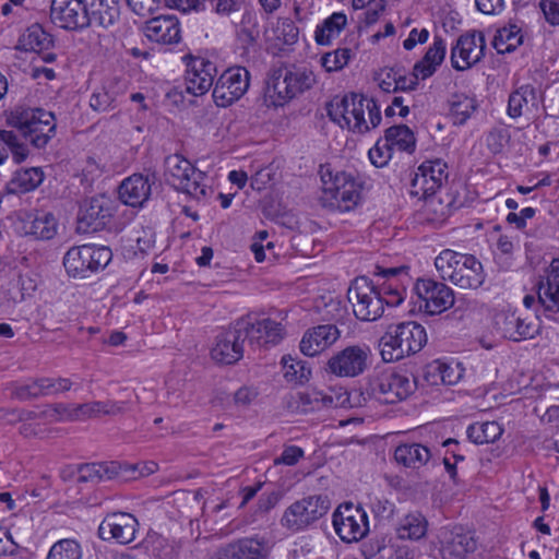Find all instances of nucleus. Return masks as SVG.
I'll return each mask as SVG.
<instances>
[{
	"instance_id": "1",
	"label": "nucleus",
	"mask_w": 559,
	"mask_h": 559,
	"mask_svg": "<svg viewBox=\"0 0 559 559\" xmlns=\"http://www.w3.org/2000/svg\"><path fill=\"white\" fill-rule=\"evenodd\" d=\"M326 110L332 121L353 132H368L381 122L380 107L376 100L355 93L334 97Z\"/></svg>"
},
{
	"instance_id": "2",
	"label": "nucleus",
	"mask_w": 559,
	"mask_h": 559,
	"mask_svg": "<svg viewBox=\"0 0 559 559\" xmlns=\"http://www.w3.org/2000/svg\"><path fill=\"white\" fill-rule=\"evenodd\" d=\"M435 266L443 280L461 289L476 290L486 281L483 263L473 254L445 249L435 259Z\"/></svg>"
},
{
	"instance_id": "3",
	"label": "nucleus",
	"mask_w": 559,
	"mask_h": 559,
	"mask_svg": "<svg viewBox=\"0 0 559 559\" xmlns=\"http://www.w3.org/2000/svg\"><path fill=\"white\" fill-rule=\"evenodd\" d=\"M426 343L425 328L407 321L389 325L379 341V347L382 359L392 362L418 353Z\"/></svg>"
},
{
	"instance_id": "4",
	"label": "nucleus",
	"mask_w": 559,
	"mask_h": 559,
	"mask_svg": "<svg viewBox=\"0 0 559 559\" xmlns=\"http://www.w3.org/2000/svg\"><path fill=\"white\" fill-rule=\"evenodd\" d=\"M7 121L36 148L45 147L56 134L55 115L43 108L15 106Z\"/></svg>"
},
{
	"instance_id": "5",
	"label": "nucleus",
	"mask_w": 559,
	"mask_h": 559,
	"mask_svg": "<svg viewBox=\"0 0 559 559\" xmlns=\"http://www.w3.org/2000/svg\"><path fill=\"white\" fill-rule=\"evenodd\" d=\"M322 194L321 205L330 211L347 212L354 209L359 200L362 186L356 177L346 171L333 174L330 169L321 170Z\"/></svg>"
},
{
	"instance_id": "6",
	"label": "nucleus",
	"mask_w": 559,
	"mask_h": 559,
	"mask_svg": "<svg viewBox=\"0 0 559 559\" xmlns=\"http://www.w3.org/2000/svg\"><path fill=\"white\" fill-rule=\"evenodd\" d=\"M314 82L316 76L310 69L285 66L272 70L267 79L266 91L271 97L277 96L275 104L282 105L311 88Z\"/></svg>"
},
{
	"instance_id": "7",
	"label": "nucleus",
	"mask_w": 559,
	"mask_h": 559,
	"mask_svg": "<svg viewBox=\"0 0 559 559\" xmlns=\"http://www.w3.org/2000/svg\"><path fill=\"white\" fill-rule=\"evenodd\" d=\"M165 176L177 190L200 200L207 195L205 175L197 169L188 159L179 154L169 155L165 159Z\"/></svg>"
},
{
	"instance_id": "8",
	"label": "nucleus",
	"mask_w": 559,
	"mask_h": 559,
	"mask_svg": "<svg viewBox=\"0 0 559 559\" xmlns=\"http://www.w3.org/2000/svg\"><path fill=\"white\" fill-rule=\"evenodd\" d=\"M347 299L360 321H376L384 312L383 294L367 276H358L350 283Z\"/></svg>"
},
{
	"instance_id": "9",
	"label": "nucleus",
	"mask_w": 559,
	"mask_h": 559,
	"mask_svg": "<svg viewBox=\"0 0 559 559\" xmlns=\"http://www.w3.org/2000/svg\"><path fill=\"white\" fill-rule=\"evenodd\" d=\"M112 252L107 247L83 245L71 248L63 258L67 273L73 278H87L103 270L111 260Z\"/></svg>"
},
{
	"instance_id": "10",
	"label": "nucleus",
	"mask_w": 559,
	"mask_h": 559,
	"mask_svg": "<svg viewBox=\"0 0 559 559\" xmlns=\"http://www.w3.org/2000/svg\"><path fill=\"white\" fill-rule=\"evenodd\" d=\"M330 507V499L325 495L305 497L285 510L281 524L293 532L301 531L324 516Z\"/></svg>"
},
{
	"instance_id": "11",
	"label": "nucleus",
	"mask_w": 559,
	"mask_h": 559,
	"mask_svg": "<svg viewBox=\"0 0 559 559\" xmlns=\"http://www.w3.org/2000/svg\"><path fill=\"white\" fill-rule=\"evenodd\" d=\"M493 328L502 337L522 342L532 340L540 332L538 319L518 310H501L493 317Z\"/></svg>"
},
{
	"instance_id": "12",
	"label": "nucleus",
	"mask_w": 559,
	"mask_h": 559,
	"mask_svg": "<svg viewBox=\"0 0 559 559\" xmlns=\"http://www.w3.org/2000/svg\"><path fill=\"white\" fill-rule=\"evenodd\" d=\"M447 169V164L441 159L424 162L411 181L409 194L426 200L427 207H432L433 194L448 179Z\"/></svg>"
},
{
	"instance_id": "13",
	"label": "nucleus",
	"mask_w": 559,
	"mask_h": 559,
	"mask_svg": "<svg viewBox=\"0 0 559 559\" xmlns=\"http://www.w3.org/2000/svg\"><path fill=\"white\" fill-rule=\"evenodd\" d=\"M415 390V382L406 374L382 371L374 374L368 384V392L385 404H394L406 399Z\"/></svg>"
},
{
	"instance_id": "14",
	"label": "nucleus",
	"mask_w": 559,
	"mask_h": 559,
	"mask_svg": "<svg viewBox=\"0 0 559 559\" xmlns=\"http://www.w3.org/2000/svg\"><path fill=\"white\" fill-rule=\"evenodd\" d=\"M333 527L344 543L358 542L369 531L368 515L361 507L345 502L333 513Z\"/></svg>"
},
{
	"instance_id": "15",
	"label": "nucleus",
	"mask_w": 559,
	"mask_h": 559,
	"mask_svg": "<svg viewBox=\"0 0 559 559\" xmlns=\"http://www.w3.org/2000/svg\"><path fill=\"white\" fill-rule=\"evenodd\" d=\"M116 206V201L105 194L83 200L78 214L79 228L84 233L104 229L110 223Z\"/></svg>"
},
{
	"instance_id": "16",
	"label": "nucleus",
	"mask_w": 559,
	"mask_h": 559,
	"mask_svg": "<svg viewBox=\"0 0 559 559\" xmlns=\"http://www.w3.org/2000/svg\"><path fill=\"white\" fill-rule=\"evenodd\" d=\"M414 290L420 300L419 309L427 314H440L454 305L452 288L442 282L418 278Z\"/></svg>"
},
{
	"instance_id": "17",
	"label": "nucleus",
	"mask_w": 559,
	"mask_h": 559,
	"mask_svg": "<svg viewBox=\"0 0 559 559\" xmlns=\"http://www.w3.org/2000/svg\"><path fill=\"white\" fill-rule=\"evenodd\" d=\"M237 326L243 341L248 340L250 345L255 347L276 345L284 337L282 324L269 318L255 319L247 316L237 320Z\"/></svg>"
},
{
	"instance_id": "18",
	"label": "nucleus",
	"mask_w": 559,
	"mask_h": 559,
	"mask_svg": "<svg viewBox=\"0 0 559 559\" xmlns=\"http://www.w3.org/2000/svg\"><path fill=\"white\" fill-rule=\"evenodd\" d=\"M250 73L246 68L234 67L224 71L213 88V99L219 107L238 100L248 90Z\"/></svg>"
},
{
	"instance_id": "19",
	"label": "nucleus",
	"mask_w": 559,
	"mask_h": 559,
	"mask_svg": "<svg viewBox=\"0 0 559 559\" xmlns=\"http://www.w3.org/2000/svg\"><path fill=\"white\" fill-rule=\"evenodd\" d=\"M486 39L481 31L462 34L451 48V63L457 71H464L478 63L485 56Z\"/></svg>"
},
{
	"instance_id": "20",
	"label": "nucleus",
	"mask_w": 559,
	"mask_h": 559,
	"mask_svg": "<svg viewBox=\"0 0 559 559\" xmlns=\"http://www.w3.org/2000/svg\"><path fill=\"white\" fill-rule=\"evenodd\" d=\"M50 19L67 31H82L91 25L90 11L83 0H52Z\"/></svg>"
},
{
	"instance_id": "21",
	"label": "nucleus",
	"mask_w": 559,
	"mask_h": 559,
	"mask_svg": "<svg viewBox=\"0 0 559 559\" xmlns=\"http://www.w3.org/2000/svg\"><path fill=\"white\" fill-rule=\"evenodd\" d=\"M370 355L367 345L347 346L329 359L328 370L337 377H357L367 369Z\"/></svg>"
},
{
	"instance_id": "22",
	"label": "nucleus",
	"mask_w": 559,
	"mask_h": 559,
	"mask_svg": "<svg viewBox=\"0 0 559 559\" xmlns=\"http://www.w3.org/2000/svg\"><path fill=\"white\" fill-rule=\"evenodd\" d=\"M139 522L127 512L108 514L98 527V535L104 540L115 539L121 545L130 544L135 538Z\"/></svg>"
},
{
	"instance_id": "23",
	"label": "nucleus",
	"mask_w": 559,
	"mask_h": 559,
	"mask_svg": "<svg viewBox=\"0 0 559 559\" xmlns=\"http://www.w3.org/2000/svg\"><path fill=\"white\" fill-rule=\"evenodd\" d=\"M136 466H122L118 462H103V463H88L76 466L78 481L79 483H100L111 479H120L128 481L130 476L129 472L134 473Z\"/></svg>"
},
{
	"instance_id": "24",
	"label": "nucleus",
	"mask_w": 559,
	"mask_h": 559,
	"mask_svg": "<svg viewBox=\"0 0 559 559\" xmlns=\"http://www.w3.org/2000/svg\"><path fill=\"white\" fill-rule=\"evenodd\" d=\"M442 559H466L477 548L473 534L461 527L444 528L440 533Z\"/></svg>"
},
{
	"instance_id": "25",
	"label": "nucleus",
	"mask_w": 559,
	"mask_h": 559,
	"mask_svg": "<svg viewBox=\"0 0 559 559\" xmlns=\"http://www.w3.org/2000/svg\"><path fill=\"white\" fill-rule=\"evenodd\" d=\"M538 302L546 317L559 314V258L554 259L537 284Z\"/></svg>"
},
{
	"instance_id": "26",
	"label": "nucleus",
	"mask_w": 559,
	"mask_h": 559,
	"mask_svg": "<svg viewBox=\"0 0 559 559\" xmlns=\"http://www.w3.org/2000/svg\"><path fill=\"white\" fill-rule=\"evenodd\" d=\"M216 72L213 62L202 58L192 59L185 75L186 92L193 96L204 95L213 86Z\"/></svg>"
},
{
	"instance_id": "27",
	"label": "nucleus",
	"mask_w": 559,
	"mask_h": 559,
	"mask_svg": "<svg viewBox=\"0 0 559 559\" xmlns=\"http://www.w3.org/2000/svg\"><path fill=\"white\" fill-rule=\"evenodd\" d=\"M267 543L261 537L241 538L218 549L210 559H266Z\"/></svg>"
},
{
	"instance_id": "28",
	"label": "nucleus",
	"mask_w": 559,
	"mask_h": 559,
	"mask_svg": "<svg viewBox=\"0 0 559 559\" xmlns=\"http://www.w3.org/2000/svg\"><path fill=\"white\" fill-rule=\"evenodd\" d=\"M243 343L236 321L233 328L216 336V344L211 350L212 358L219 364H235L243 356Z\"/></svg>"
},
{
	"instance_id": "29",
	"label": "nucleus",
	"mask_w": 559,
	"mask_h": 559,
	"mask_svg": "<svg viewBox=\"0 0 559 559\" xmlns=\"http://www.w3.org/2000/svg\"><path fill=\"white\" fill-rule=\"evenodd\" d=\"M340 337L341 331L335 324H319L305 332L300 350L306 356L314 357L331 347Z\"/></svg>"
},
{
	"instance_id": "30",
	"label": "nucleus",
	"mask_w": 559,
	"mask_h": 559,
	"mask_svg": "<svg viewBox=\"0 0 559 559\" xmlns=\"http://www.w3.org/2000/svg\"><path fill=\"white\" fill-rule=\"evenodd\" d=\"M145 35L152 41L170 45L180 40L179 21L174 15H159L145 23Z\"/></svg>"
},
{
	"instance_id": "31",
	"label": "nucleus",
	"mask_w": 559,
	"mask_h": 559,
	"mask_svg": "<svg viewBox=\"0 0 559 559\" xmlns=\"http://www.w3.org/2000/svg\"><path fill=\"white\" fill-rule=\"evenodd\" d=\"M130 401H96L84 403L74 406L69 413L68 416L72 420H79L83 418L96 417L98 415H110L116 416L123 414L129 409Z\"/></svg>"
},
{
	"instance_id": "32",
	"label": "nucleus",
	"mask_w": 559,
	"mask_h": 559,
	"mask_svg": "<svg viewBox=\"0 0 559 559\" xmlns=\"http://www.w3.org/2000/svg\"><path fill=\"white\" fill-rule=\"evenodd\" d=\"M151 194L148 177L134 174L124 179L119 187V199L127 205L141 206Z\"/></svg>"
},
{
	"instance_id": "33",
	"label": "nucleus",
	"mask_w": 559,
	"mask_h": 559,
	"mask_svg": "<svg viewBox=\"0 0 559 559\" xmlns=\"http://www.w3.org/2000/svg\"><path fill=\"white\" fill-rule=\"evenodd\" d=\"M22 230L35 239H51L57 233V221L51 213H27L22 219Z\"/></svg>"
},
{
	"instance_id": "34",
	"label": "nucleus",
	"mask_w": 559,
	"mask_h": 559,
	"mask_svg": "<svg viewBox=\"0 0 559 559\" xmlns=\"http://www.w3.org/2000/svg\"><path fill=\"white\" fill-rule=\"evenodd\" d=\"M432 454L427 445L421 443H402L395 448L394 460L406 468L419 469L427 465Z\"/></svg>"
},
{
	"instance_id": "35",
	"label": "nucleus",
	"mask_w": 559,
	"mask_h": 559,
	"mask_svg": "<svg viewBox=\"0 0 559 559\" xmlns=\"http://www.w3.org/2000/svg\"><path fill=\"white\" fill-rule=\"evenodd\" d=\"M445 52L447 45L444 39L436 35L432 45L428 48L423 59L415 63L416 75L421 76V80L430 78L443 62Z\"/></svg>"
},
{
	"instance_id": "36",
	"label": "nucleus",
	"mask_w": 559,
	"mask_h": 559,
	"mask_svg": "<svg viewBox=\"0 0 559 559\" xmlns=\"http://www.w3.org/2000/svg\"><path fill=\"white\" fill-rule=\"evenodd\" d=\"M87 8L91 23L105 28L114 25L120 16L119 0H92Z\"/></svg>"
},
{
	"instance_id": "37",
	"label": "nucleus",
	"mask_w": 559,
	"mask_h": 559,
	"mask_svg": "<svg viewBox=\"0 0 559 559\" xmlns=\"http://www.w3.org/2000/svg\"><path fill=\"white\" fill-rule=\"evenodd\" d=\"M428 528V521L418 511L409 512L404 515L396 527V533L401 539L418 540L425 537Z\"/></svg>"
},
{
	"instance_id": "38",
	"label": "nucleus",
	"mask_w": 559,
	"mask_h": 559,
	"mask_svg": "<svg viewBox=\"0 0 559 559\" xmlns=\"http://www.w3.org/2000/svg\"><path fill=\"white\" fill-rule=\"evenodd\" d=\"M44 180V173L39 167L23 168L15 171L8 185L11 193L20 194L35 190Z\"/></svg>"
},
{
	"instance_id": "39",
	"label": "nucleus",
	"mask_w": 559,
	"mask_h": 559,
	"mask_svg": "<svg viewBox=\"0 0 559 559\" xmlns=\"http://www.w3.org/2000/svg\"><path fill=\"white\" fill-rule=\"evenodd\" d=\"M347 24V16L342 12H334L318 25L314 32L317 44L328 46L337 37Z\"/></svg>"
},
{
	"instance_id": "40",
	"label": "nucleus",
	"mask_w": 559,
	"mask_h": 559,
	"mask_svg": "<svg viewBox=\"0 0 559 559\" xmlns=\"http://www.w3.org/2000/svg\"><path fill=\"white\" fill-rule=\"evenodd\" d=\"M523 38L521 27L516 24H509L497 31L492 46L498 53H509L523 44Z\"/></svg>"
},
{
	"instance_id": "41",
	"label": "nucleus",
	"mask_w": 559,
	"mask_h": 559,
	"mask_svg": "<svg viewBox=\"0 0 559 559\" xmlns=\"http://www.w3.org/2000/svg\"><path fill=\"white\" fill-rule=\"evenodd\" d=\"M52 45V36L38 24L31 25L20 38V46L25 51H44Z\"/></svg>"
},
{
	"instance_id": "42",
	"label": "nucleus",
	"mask_w": 559,
	"mask_h": 559,
	"mask_svg": "<svg viewBox=\"0 0 559 559\" xmlns=\"http://www.w3.org/2000/svg\"><path fill=\"white\" fill-rule=\"evenodd\" d=\"M384 139L392 148L413 153L416 147V139L413 131L405 124L392 126L385 130Z\"/></svg>"
},
{
	"instance_id": "43",
	"label": "nucleus",
	"mask_w": 559,
	"mask_h": 559,
	"mask_svg": "<svg viewBox=\"0 0 559 559\" xmlns=\"http://www.w3.org/2000/svg\"><path fill=\"white\" fill-rule=\"evenodd\" d=\"M300 405L304 412L319 411L321 408L338 406L340 397L322 391L310 389L298 393Z\"/></svg>"
},
{
	"instance_id": "44",
	"label": "nucleus",
	"mask_w": 559,
	"mask_h": 559,
	"mask_svg": "<svg viewBox=\"0 0 559 559\" xmlns=\"http://www.w3.org/2000/svg\"><path fill=\"white\" fill-rule=\"evenodd\" d=\"M502 433L500 425L496 421L473 424L467 428V437L476 444L495 442Z\"/></svg>"
},
{
	"instance_id": "45",
	"label": "nucleus",
	"mask_w": 559,
	"mask_h": 559,
	"mask_svg": "<svg viewBox=\"0 0 559 559\" xmlns=\"http://www.w3.org/2000/svg\"><path fill=\"white\" fill-rule=\"evenodd\" d=\"M477 108L476 100L465 95H456L451 103L450 116L456 126L464 124Z\"/></svg>"
},
{
	"instance_id": "46",
	"label": "nucleus",
	"mask_w": 559,
	"mask_h": 559,
	"mask_svg": "<svg viewBox=\"0 0 559 559\" xmlns=\"http://www.w3.org/2000/svg\"><path fill=\"white\" fill-rule=\"evenodd\" d=\"M528 97L535 99V90L531 85H522L512 92L508 99V116L513 119L521 117L523 115V108L528 103Z\"/></svg>"
},
{
	"instance_id": "47",
	"label": "nucleus",
	"mask_w": 559,
	"mask_h": 559,
	"mask_svg": "<svg viewBox=\"0 0 559 559\" xmlns=\"http://www.w3.org/2000/svg\"><path fill=\"white\" fill-rule=\"evenodd\" d=\"M46 559H82L81 545L74 539H60L50 547Z\"/></svg>"
},
{
	"instance_id": "48",
	"label": "nucleus",
	"mask_w": 559,
	"mask_h": 559,
	"mask_svg": "<svg viewBox=\"0 0 559 559\" xmlns=\"http://www.w3.org/2000/svg\"><path fill=\"white\" fill-rule=\"evenodd\" d=\"M282 362L285 369L284 377L287 381L304 383L309 380L311 369L306 361L297 360L290 356H284Z\"/></svg>"
},
{
	"instance_id": "49",
	"label": "nucleus",
	"mask_w": 559,
	"mask_h": 559,
	"mask_svg": "<svg viewBox=\"0 0 559 559\" xmlns=\"http://www.w3.org/2000/svg\"><path fill=\"white\" fill-rule=\"evenodd\" d=\"M350 57L352 50L349 48H337L324 53L321 58V64L328 72L338 71L347 66Z\"/></svg>"
},
{
	"instance_id": "50",
	"label": "nucleus",
	"mask_w": 559,
	"mask_h": 559,
	"mask_svg": "<svg viewBox=\"0 0 559 559\" xmlns=\"http://www.w3.org/2000/svg\"><path fill=\"white\" fill-rule=\"evenodd\" d=\"M0 136L8 147V153L11 152L15 163H22L28 156V148L24 143H21L17 136L12 131L1 130Z\"/></svg>"
},
{
	"instance_id": "51",
	"label": "nucleus",
	"mask_w": 559,
	"mask_h": 559,
	"mask_svg": "<svg viewBox=\"0 0 559 559\" xmlns=\"http://www.w3.org/2000/svg\"><path fill=\"white\" fill-rule=\"evenodd\" d=\"M379 290L383 294L384 305L389 307H396L404 300L403 281L385 283Z\"/></svg>"
},
{
	"instance_id": "52",
	"label": "nucleus",
	"mask_w": 559,
	"mask_h": 559,
	"mask_svg": "<svg viewBox=\"0 0 559 559\" xmlns=\"http://www.w3.org/2000/svg\"><path fill=\"white\" fill-rule=\"evenodd\" d=\"M393 148L386 140H379L376 145L369 150V158L370 162L376 167H384L392 157Z\"/></svg>"
},
{
	"instance_id": "53",
	"label": "nucleus",
	"mask_w": 559,
	"mask_h": 559,
	"mask_svg": "<svg viewBox=\"0 0 559 559\" xmlns=\"http://www.w3.org/2000/svg\"><path fill=\"white\" fill-rule=\"evenodd\" d=\"M44 396L67 392L72 388V381L67 378H39Z\"/></svg>"
},
{
	"instance_id": "54",
	"label": "nucleus",
	"mask_w": 559,
	"mask_h": 559,
	"mask_svg": "<svg viewBox=\"0 0 559 559\" xmlns=\"http://www.w3.org/2000/svg\"><path fill=\"white\" fill-rule=\"evenodd\" d=\"M12 395L20 401H28L44 396L40 379L16 386L12 392Z\"/></svg>"
},
{
	"instance_id": "55",
	"label": "nucleus",
	"mask_w": 559,
	"mask_h": 559,
	"mask_svg": "<svg viewBox=\"0 0 559 559\" xmlns=\"http://www.w3.org/2000/svg\"><path fill=\"white\" fill-rule=\"evenodd\" d=\"M114 97L107 91L94 92L90 99V106L95 111H107L115 108Z\"/></svg>"
},
{
	"instance_id": "56",
	"label": "nucleus",
	"mask_w": 559,
	"mask_h": 559,
	"mask_svg": "<svg viewBox=\"0 0 559 559\" xmlns=\"http://www.w3.org/2000/svg\"><path fill=\"white\" fill-rule=\"evenodd\" d=\"M304 456V450L297 445L286 447L281 456L274 460V464H283L287 466L295 465Z\"/></svg>"
},
{
	"instance_id": "57",
	"label": "nucleus",
	"mask_w": 559,
	"mask_h": 559,
	"mask_svg": "<svg viewBox=\"0 0 559 559\" xmlns=\"http://www.w3.org/2000/svg\"><path fill=\"white\" fill-rule=\"evenodd\" d=\"M127 3L135 14L145 16L158 9L160 0H127Z\"/></svg>"
},
{
	"instance_id": "58",
	"label": "nucleus",
	"mask_w": 559,
	"mask_h": 559,
	"mask_svg": "<svg viewBox=\"0 0 559 559\" xmlns=\"http://www.w3.org/2000/svg\"><path fill=\"white\" fill-rule=\"evenodd\" d=\"M539 7L548 23L554 26L559 24V0H540Z\"/></svg>"
},
{
	"instance_id": "59",
	"label": "nucleus",
	"mask_w": 559,
	"mask_h": 559,
	"mask_svg": "<svg viewBox=\"0 0 559 559\" xmlns=\"http://www.w3.org/2000/svg\"><path fill=\"white\" fill-rule=\"evenodd\" d=\"M212 7L215 13L218 15H230L234 12L239 11L241 1L240 0H211Z\"/></svg>"
},
{
	"instance_id": "60",
	"label": "nucleus",
	"mask_w": 559,
	"mask_h": 559,
	"mask_svg": "<svg viewBox=\"0 0 559 559\" xmlns=\"http://www.w3.org/2000/svg\"><path fill=\"white\" fill-rule=\"evenodd\" d=\"M536 211L533 207H525L519 214L514 212H510L507 215V222L510 224H514L519 229H522L526 226V219L532 218L535 215Z\"/></svg>"
},
{
	"instance_id": "61",
	"label": "nucleus",
	"mask_w": 559,
	"mask_h": 559,
	"mask_svg": "<svg viewBox=\"0 0 559 559\" xmlns=\"http://www.w3.org/2000/svg\"><path fill=\"white\" fill-rule=\"evenodd\" d=\"M441 384L452 385L455 384L462 377L457 367H453L447 362L441 361Z\"/></svg>"
},
{
	"instance_id": "62",
	"label": "nucleus",
	"mask_w": 559,
	"mask_h": 559,
	"mask_svg": "<svg viewBox=\"0 0 559 559\" xmlns=\"http://www.w3.org/2000/svg\"><path fill=\"white\" fill-rule=\"evenodd\" d=\"M259 34V29L239 27L237 31V39L245 49H248L257 43Z\"/></svg>"
},
{
	"instance_id": "63",
	"label": "nucleus",
	"mask_w": 559,
	"mask_h": 559,
	"mask_svg": "<svg viewBox=\"0 0 559 559\" xmlns=\"http://www.w3.org/2000/svg\"><path fill=\"white\" fill-rule=\"evenodd\" d=\"M429 37V32L426 28H423L421 31H417L416 28H413L409 32L408 37L404 40L403 47L406 50H412L417 43L424 44L427 41Z\"/></svg>"
},
{
	"instance_id": "64",
	"label": "nucleus",
	"mask_w": 559,
	"mask_h": 559,
	"mask_svg": "<svg viewBox=\"0 0 559 559\" xmlns=\"http://www.w3.org/2000/svg\"><path fill=\"white\" fill-rule=\"evenodd\" d=\"M441 361L435 360L428 364L424 371L425 379L432 385L441 384Z\"/></svg>"
}]
</instances>
